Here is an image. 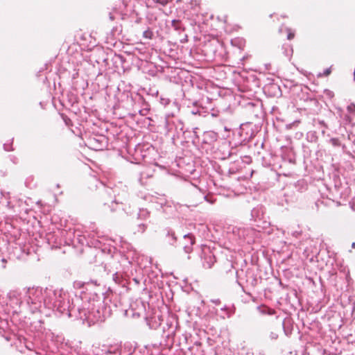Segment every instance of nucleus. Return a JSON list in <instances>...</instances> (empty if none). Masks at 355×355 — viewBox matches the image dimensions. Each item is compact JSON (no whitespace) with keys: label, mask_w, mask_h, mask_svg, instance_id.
<instances>
[{"label":"nucleus","mask_w":355,"mask_h":355,"mask_svg":"<svg viewBox=\"0 0 355 355\" xmlns=\"http://www.w3.org/2000/svg\"><path fill=\"white\" fill-rule=\"evenodd\" d=\"M331 73V67L328 68V69H326L323 73H322V76H328L330 73Z\"/></svg>","instance_id":"6e6552de"},{"label":"nucleus","mask_w":355,"mask_h":355,"mask_svg":"<svg viewBox=\"0 0 355 355\" xmlns=\"http://www.w3.org/2000/svg\"><path fill=\"white\" fill-rule=\"evenodd\" d=\"M172 26L175 30H180L181 28V22L179 20H173L172 21Z\"/></svg>","instance_id":"7ed1b4c3"},{"label":"nucleus","mask_w":355,"mask_h":355,"mask_svg":"<svg viewBox=\"0 0 355 355\" xmlns=\"http://www.w3.org/2000/svg\"><path fill=\"white\" fill-rule=\"evenodd\" d=\"M195 243V238L192 234L184 236V250L186 253H191L193 250V245Z\"/></svg>","instance_id":"f257e3e1"},{"label":"nucleus","mask_w":355,"mask_h":355,"mask_svg":"<svg viewBox=\"0 0 355 355\" xmlns=\"http://www.w3.org/2000/svg\"><path fill=\"white\" fill-rule=\"evenodd\" d=\"M143 35L146 38L151 39L153 37V33L151 31L146 30L143 33Z\"/></svg>","instance_id":"20e7f679"},{"label":"nucleus","mask_w":355,"mask_h":355,"mask_svg":"<svg viewBox=\"0 0 355 355\" xmlns=\"http://www.w3.org/2000/svg\"><path fill=\"white\" fill-rule=\"evenodd\" d=\"M347 111L349 112V113H352V114H355V104L354 103H350L347 107Z\"/></svg>","instance_id":"0eeeda50"},{"label":"nucleus","mask_w":355,"mask_h":355,"mask_svg":"<svg viewBox=\"0 0 355 355\" xmlns=\"http://www.w3.org/2000/svg\"><path fill=\"white\" fill-rule=\"evenodd\" d=\"M201 0H190L187 5L189 9L196 11L200 8Z\"/></svg>","instance_id":"f03ea898"},{"label":"nucleus","mask_w":355,"mask_h":355,"mask_svg":"<svg viewBox=\"0 0 355 355\" xmlns=\"http://www.w3.org/2000/svg\"><path fill=\"white\" fill-rule=\"evenodd\" d=\"M155 3H159L162 6H166L169 2H171L173 0H153Z\"/></svg>","instance_id":"423d86ee"},{"label":"nucleus","mask_w":355,"mask_h":355,"mask_svg":"<svg viewBox=\"0 0 355 355\" xmlns=\"http://www.w3.org/2000/svg\"><path fill=\"white\" fill-rule=\"evenodd\" d=\"M287 33H288L287 39L288 40H291L295 37V33L291 28L287 29Z\"/></svg>","instance_id":"39448f33"}]
</instances>
